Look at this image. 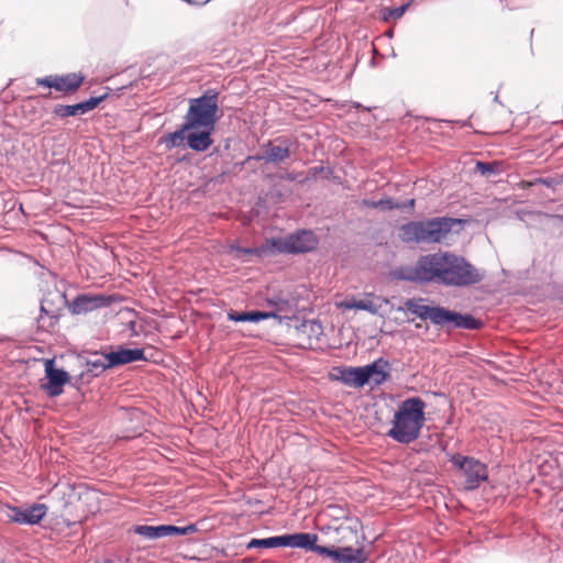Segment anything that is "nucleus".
Instances as JSON below:
<instances>
[{
    "label": "nucleus",
    "mask_w": 563,
    "mask_h": 563,
    "mask_svg": "<svg viewBox=\"0 0 563 563\" xmlns=\"http://www.w3.org/2000/svg\"><path fill=\"white\" fill-rule=\"evenodd\" d=\"M396 276L408 282L457 287L478 284L484 278L483 273L464 257L441 251L420 256L412 266L400 267Z\"/></svg>",
    "instance_id": "nucleus-1"
},
{
    "label": "nucleus",
    "mask_w": 563,
    "mask_h": 563,
    "mask_svg": "<svg viewBox=\"0 0 563 563\" xmlns=\"http://www.w3.org/2000/svg\"><path fill=\"white\" fill-rule=\"evenodd\" d=\"M426 402L419 397L402 400L391 420L387 435L401 444H409L420 437L424 424Z\"/></svg>",
    "instance_id": "nucleus-2"
},
{
    "label": "nucleus",
    "mask_w": 563,
    "mask_h": 563,
    "mask_svg": "<svg viewBox=\"0 0 563 563\" xmlns=\"http://www.w3.org/2000/svg\"><path fill=\"white\" fill-rule=\"evenodd\" d=\"M391 366L388 361L379 357L364 366H338L331 372L333 380L341 382L351 388H363L368 385L374 389L390 378Z\"/></svg>",
    "instance_id": "nucleus-3"
},
{
    "label": "nucleus",
    "mask_w": 563,
    "mask_h": 563,
    "mask_svg": "<svg viewBox=\"0 0 563 563\" xmlns=\"http://www.w3.org/2000/svg\"><path fill=\"white\" fill-rule=\"evenodd\" d=\"M461 220L438 217L424 221H410L399 228V239L405 243L435 244L444 241Z\"/></svg>",
    "instance_id": "nucleus-4"
},
{
    "label": "nucleus",
    "mask_w": 563,
    "mask_h": 563,
    "mask_svg": "<svg viewBox=\"0 0 563 563\" xmlns=\"http://www.w3.org/2000/svg\"><path fill=\"white\" fill-rule=\"evenodd\" d=\"M317 244L318 240L311 231H300L285 238L268 240L260 249L235 247L234 250L238 255L255 254L261 256L266 253H274L275 251L295 254L310 252L316 249Z\"/></svg>",
    "instance_id": "nucleus-5"
},
{
    "label": "nucleus",
    "mask_w": 563,
    "mask_h": 563,
    "mask_svg": "<svg viewBox=\"0 0 563 563\" xmlns=\"http://www.w3.org/2000/svg\"><path fill=\"white\" fill-rule=\"evenodd\" d=\"M218 112V95L207 92L197 99L190 100L188 112L185 117V129L214 130Z\"/></svg>",
    "instance_id": "nucleus-6"
},
{
    "label": "nucleus",
    "mask_w": 563,
    "mask_h": 563,
    "mask_svg": "<svg viewBox=\"0 0 563 563\" xmlns=\"http://www.w3.org/2000/svg\"><path fill=\"white\" fill-rule=\"evenodd\" d=\"M66 296L60 291H48L41 301V313L37 327L46 332H53L66 307Z\"/></svg>",
    "instance_id": "nucleus-7"
},
{
    "label": "nucleus",
    "mask_w": 563,
    "mask_h": 563,
    "mask_svg": "<svg viewBox=\"0 0 563 563\" xmlns=\"http://www.w3.org/2000/svg\"><path fill=\"white\" fill-rule=\"evenodd\" d=\"M451 461L459 467L461 476L464 478L463 486L466 490L477 488L488 477L486 465L474 457L457 454L453 455Z\"/></svg>",
    "instance_id": "nucleus-8"
},
{
    "label": "nucleus",
    "mask_w": 563,
    "mask_h": 563,
    "mask_svg": "<svg viewBox=\"0 0 563 563\" xmlns=\"http://www.w3.org/2000/svg\"><path fill=\"white\" fill-rule=\"evenodd\" d=\"M85 77L81 73H68L64 75H48L35 79L40 87L55 89L64 95L76 92L82 85Z\"/></svg>",
    "instance_id": "nucleus-9"
},
{
    "label": "nucleus",
    "mask_w": 563,
    "mask_h": 563,
    "mask_svg": "<svg viewBox=\"0 0 563 563\" xmlns=\"http://www.w3.org/2000/svg\"><path fill=\"white\" fill-rule=\"evenodd\" d=\"M47 507L44 504H34L27 508L5 505L2 512L8 521L20 525H37L45 517Z\"/></svg>",
    "instance_id": "nucleus-10"
},
{
    "label": "nucleus",
    "mask_w": 563,
    "mask_h": 563,
    "mask_svg": "<svg viewBox=\"0 0 563 563\" xmlns=\"http://www.w3.org/2000/svg\"><path fill=\"white\" fill-rule=\"evenodd\" d=\"M45 378L46 382L41 384V388L49 397H57L63 394L64 385L70 379L67 372L56 368L54 366V360L45 361Z\"/></svg>",
    "instance_id": "nucleus-11"
},
{
    "label": "nucleus",
    "mask_w": 563,
    "mask_h": 563,
    "mask_svg": "<svg viewBox=\"0 0 563 563\" xmlns=\"http://www.w3.org/2000/svg\"><path fill=\"white\" fill-rule=\"evenodd\" d=\"M338 308L343 310H364L372 314H377L379 310L389 305V300L373 292L365 294L361 299L351 298L335 303Z\"/></svg>",
    "instance_id": "nucleus-12"
},
{
    "label": "nucleus",
    "mask_w": 563,
    "mask_h": 563,
    "mask_svg": "<svg viewBox=\"0 0 563 563\" xmlns=\"http://www.w3.org/2000/svg\"><path fill=\"white\" fill-rule=\"evenodd\" d=\"M316 550L318 554L330 556L342 563H364L367 560L363 548L353 549L352 547H322Z\"/></svg>",
    "instance_id": "nucleus-13"
},
{
    "label": "nucleus",
    "mask_w": 563,
    "mask_h": 563,
    "mask_svg": "<svg viewBox=\"0 0 563 563\" xmlns=\"http://www.w3.org/2000/svg\"><path fill=\"white\" fill-rule=\"evenodd\" d=\"M194 526L188 527H176L172 525H161V526H136L134 528V532L140 534L146 539H161L169 536H185L191 531H195Z\"/></svg>",
    "instance_id": "nucleus-14"
},
{
    "label": "nucleus",
    "mask_w": 563,
    "mask_h": 563,
    "mask_svg": "<svg viewBox=\"0 0 563 563\" xmlns=\"http://www.w3.org/2000/svg\"><path fill=\"white\" fill-rule=\"evenodd\" d=\"M106 98L107 93L99 97H91L76 104H56L53 113L59 118L82 115L96 109Z\"/></svg>",
    "instance_id": "nucleus-15"
},
{
    "label": "nucleus",
    "mask_w": 563,
    "mask_h": 563,
    "mask_svg": "<svg viewBox=\"0 0 563 563\" xmlns=\"http://www.w3.org/2000/svg\"><path fill=\"white\" fill-rule=\"evenodd\" d=\"M406 309L419 318L427 320L429 319L432 323L439 325L441 321L442 307H430L423 305V299H408L404 307H399L398 310Z\"/></svg>",
    "instance_id": "nucleus-16"
},
{
    "label": "nucleus",
    "mask_w": 563,
    "mask_h": 563,
    "mask_svg": "<svg viewBox=\"0 0 563 563\" xmlns=\"http://www.w3.org/2000/svg\"><path fill=\"white\" fill-rule=\"evenodd\" d=\"M111 298L102 295L89 296L80 295L70 305V311L74 314L86 313L100 307H107L111 303Z\"/></svg>",
    "instance_id": "nucleus-17"
},
{
    "label": "nucleus",
    "mask_w": 563,
    "mask_h": 563,
    "mask_svg": "<svg viewBox=\"0 0 563 563\" xmlns=\"http://www.w3.org/2000/svg\"><path fill=\"white\" fill-rule=\"evenodd\" d=\"M452 324L453 328L476 330L482 327V322L470 314H461L445 308H442L441 312V327Z\"/></svg>",
    "instance_id": "nucleus-18"
},
{
    "label": "nucleus",
    "mask_w": 563,
    "mask_h": 563,
    "mask_svg": "<svg viewBox=\"0 0 563 563\" xmlns=\"http://www.w3.org/2000/svg\"><path fill=\"white\" fill-rule=\"evenodd\" d=\"M318 536L314 533H294L280 536V547L299 548L310 550L317 553L318 548L322 545L317 544Z\"/></svg>",
    "instance_id": "nucleus-19"
},
{
    "label": "nucleus",
    "mask_w": 563,
    "mask_h": 563,
    "mask_svg": "<svg viewBox=\"0 0 563 563\" xmlns=\"http://www.w3.org/2000/svg\"><path fill=\"white\" fill-rule=\"evenodd\" d=\"M109 365L111 367L129 364L135 361L145 360L142 349H126L119 346L115 351L108 352Z\"/></svg>",
    "instance_id": "nucleus-20"
},
{
    "label": "nucleus",
    "mask_w": 563,
    "mask_h": 563,
    "mask_svg": "<svg viewBox=\"0 0 563 563\" xmlns=\"http://www.w3.org/2000/svg\"><path fill=\"white\" fill-rule=\"evenodd\" d=\"M199 132H188L187 134V144L188 146L196 152H205L207 151L211 144V133L213 130L208 129H199Z\"/></svg>",
    "instance_id": "nucleus-21"
},
{
    "label": "nucleus",
    "mask_w": 563,
    "mask_h": 563,
    "mask_svg": "<svg viewBox=\"0 0 563 563\" xmlns=\"http://www.w3.org/2000/svg\"><path fill=\"white\" fill-rule=\"evenodd\" d=\"M290 155L289 147L287 145H275L272 142H268L266 145V150L263 156H255V159H265L266 162H283L287 159Z\"/></svg>",
    "instance_id": "nucleus-22"
},
{
    "label": "nucleus",
    "mask_w": 563,
    "mask_h": 563,
    "mask_svg": "<svg viewBox=\"0 0 563 563\" xmlns=\"http://www.w3.org/2000/svg\"><path fill=\"white\" fill-rule=\"evenodd\" d=\"M274 312H263V311H246V312H238L234 310H230L228 312V319L235 322H258L261 320H266L272 317H275Z\"/></svg>",
    "instance_id": "nucleus-23"
},
{
    "label": "nucleus",
    "mask_w": 563,
    "mask_h": 563,
    "mask_svg": "<svg viewBox=\"0 0 563 563\" xmlns=\"http://www.w3.org/2000/svg\"><path fill=\"white\" fill-rule=\"evenodd\" d=\"M189 129H185V123L180 125L178 130L173 133H167L159 139V143L164 144L167 150H172L173 147H177L184 144V141L187 139L186 133L189 132Z\"/></svg>",
    "instance_id": "nucleus-24"
},
{
    "label": "nucleus",
    "mask_w": 563,
    "mask_h": 563,
    "mask_svg": "<svg viewBox=\"0 0 563 563\" xmlns=\"http://www.w3.org/2000/svg\"><path fill=\"white\" fill-rule=\"evenodd\" d=\"M323 516L334 520H343L350 517V510L344 505L330 504L323 509Z\"/></svg>",
    "instance_id": "nucleus-25"
},
{
    "label": "nucleus",
    "mask_w": 563,
    "mask_h": 563,
    "mask_svg": "<svg viewBox=\"0 0 563 563\" xmlns=\"http://www.w3.org/2000/svg\"><path fill=\"white\" fill-rule=\"evenodd\" d=\"M95 355H98V353H95ZM87 367L89 372H96V375L111 368V365H109L108 354L100 353L98 358L87 362Z\"/></svg>",
    "instance_id": "nucleus-26"
},
{
    "label": "nucleus",
    "mask_w": 563,
    "mask_h": 563,
    "mask_svg": "<svg viewBox=\"0 0 563 563\" xmlns=\"http://www.w3.org/2000/svg\"><path fill=\"white\" fill-rule=\"evenodd\" d=\"M277 547H280V536L271 537V538H266V539H252L247 544L249 549H252V548L268 549V548H277Z\"/></svg>",
    "instance_id": "nucleus-27"
},
{
    "label": "nucleus",
    "mask_w": 563,
    "mask_h": 563,
    "mask_svg": "<svg viewBox=\"0 0 563 563\" xmlns=\"http://www.w3.org/2000/svg\"><path fill=\"white\" fill-rule=\"evenodd\" d=\"M361 203L364 207L377 208V209H382V210H391V209L400 208V205L394 203L391 199H380L378 201L364 199V200H362Z\"/></svg>",
    "instance_id": "nucleus-28"
},
{
    "label": "nucleus",
    "mask_w": 563,
    "mask_h": 563,
    "mask_svg": "<svg viewBox=\"0 0 563 563\" xmlns=\"http://www.w3.org/2000/svg\"><path fill=\"white\" fill-rule=\"evenodd\" d=\"M407 8L408 4H404L397 8L384 9L383 16L385 20H398L405 14Z\"/></svg>",
    "instance_id": "nucleus-29"
},
{
    "label": "nucleus",
    "mask_w": 563,
    "mask_h": 563,
    "mask_svg": "<svg viewBox=\"0 0 563 563\" xmlns=\"http://www.w3.org/2000/svg\"><path fill=\"white\" fill-rule=\"evenodd\" d=\"M476 168L478 172H481L482 175H488L494 170L493 166L489 163L484 162H477Z\"/></svg>",
    "instance_id": "nucleus-30"
},
{
    "label": "nucleus",
    "mask_w": 563,
    "mask_h": 563,
    "mask_svg": "<svg viewBox=\"0 0 563 563\" xmlns=\"http://www.w3.org/2000/svg\"><path fill=\"white\" fill-rule=\"evenodd\" d=\"M336 530H338V531H340V530L347 531V532H349V533H350L354 539H356V538H357L356 531H354V530H352V529H347V528H342V527H340V528H338Z\"/></svg>",
    "instance_id": "nucleus-31"
},
{
    "label": "nucleus",
    "mask_w": 563,
    "mask_h": 563,
    "mask_svg": "<svg viewBox=\"0 0 563 563\" xmlns=\"http://www.w3.org/2000/svg\"><path fill=\"white\" fill-rule=\"evenodd\" d=\"M407 206L410 208V209H413L415 208V199H410L407 203Z\"/></svg>",
    "instance_id": "nucleus-32"
},
{
    "label": "nucleus",
    "mask_w": 563,
    "mask_h": 563,
    "mask_svg": "<svg viewBox=\"0 0 563 563\" xmlns=\"http://www.w3.org/2000/svg\"><path fill=\"white\" fill-rule=\"evenodd\" d=\"M538 181H539V183H542V184H545V185H548V186H549V181H548V180H545V179H538Z\"/></svg>",
    "instance_id": "nucleus-33"
},
{
    "label": "nucleus",
    "mask_w": 563,
    "mask_h": 563,
    "mask_svg": "<svg viewBox=\"0 0 563 563\" xmlns=\"http://www.w3.org/2000/svg\"><path fill=\"white\" fill-rule=\"evenodd\" d=\"M185 1H186V2H188V3H191V1H190V0H185Z\"/></svg>",
    "instance_id": "nucleus-34"
}]
</instances>
